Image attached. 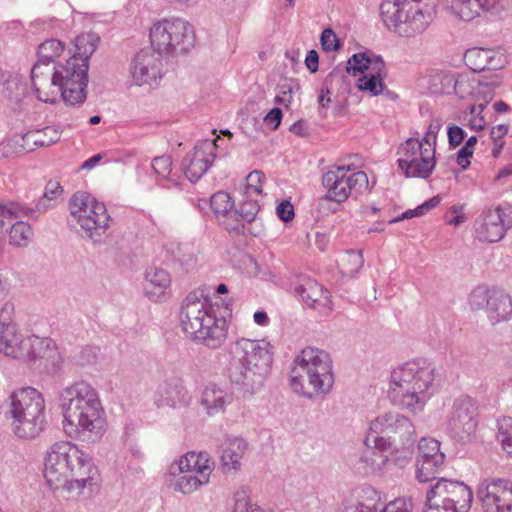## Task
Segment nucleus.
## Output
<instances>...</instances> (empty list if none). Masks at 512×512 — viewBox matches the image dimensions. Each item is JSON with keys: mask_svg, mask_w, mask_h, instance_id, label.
Segmentation results:
<instances>
[{"mask_svg": "<svg viewBox=\"0 0 512 512\" xmlns=\"http://www.w3.org/2000/svg\"><path fill=\"white\" fill-rule=\"evenodd\" d=\"M100 38L85 33L75 39V54L65 63L59 61L64 44L57 39L41 43L37 61L31 69V83L37 99L54 103L60 94L66 105L81 106L87 98L89 59Z\"/></svg>", "mask_w": 512, "mask_h": 512, "instance_id": "obj_1", "label": "nucleus"}, {"mask_svg": "<svg viewBox=\"0 0 512 512\" xmlns=\"http://www.w3.org/2000/svg\"><path fill=\"white\" fill-rule=\"evenodd\" d=\"M63 429L72 439L96 443L106 431V416L99 393L89 382L80 380L59 394Z\"/></svg>", "mask_w": 512, "mask_h": 512, "instance_id": "obj_2", "label": "nucleus"}, {"mask_svg": "<svg viewBox=\"0 0 512 512\" xmlns=\"http://www.w3.org/2000/svg\"><path fill=\"white\" fill-rule=\"evenodd\" d=\"M98 469L89 455L68 441L54 443L47 451L44 477L52 490L66 488L68 491L89 493L98 486Z\"/></svg>", "mask_w": 512, "mask_h": 512, "instance_id": "obj_3", "label": "nucleus"}, {"mask_svg": "<svg viewBox=\"0 0 512 512\" xmlns=\"http://www.w3.org/2000/svg\"><path fill=\"white\" fill-rule=\"evenodd\" d=\"M416 437V428L408 416L397 411L382 412L368 423L364 445L371 451L364 452L360 460L371 471L382 470L389 460L385 452L413 448Z\"/></svg>", "mask_w": 512, "mask_h": 512, "instance_id": "obj_4", "label": "nucleus"}, {"mask_svg": "<svg viewBox=\"0 0 512 512\" xmlns=\"http://www.w3.org/2000/svg\"><path fill=\"white\" fill-rule=\"evenodd\" d=\"M435 365L427 358L407 361L391 372L388 397L414 414L421 412L435 391Z\"/></svg>", "mask_w": 512, "mask_h": 512, "instance_id": "obj_5", "label": "nucleus"}, {"mask_svg": "<svg viewBox=\"0 0 512 512\" xmlns=\"http://www.w3.org/2000/svg\"><path fill=\"white\" fill-rule=\"evenodd\" d=\"M180 324L194 342L210 349L220 348L227 338V323L217 317L213 304L203 289L190 292L182 302Z\"/></svg>", "mask_w": 512, "mask_h": 512, "instance_id": "obj_6", "label": "nucleus"}, {"mask_svg": "<svg viewBox=\"0 0 512 512\" xmlns=\"http://www.w3.org/2000/svg\"><path fill=\"white\" fill-rule=\"evenodd\" d=\"M229 354V380L245 392H254L262 385L271 366L270 344L265 340L241 337L229 344Z\"/></svg>", "mask_w": 512, "mask_h": 512, "instance_id": "obj_7", "label": "nucleus"}, {"mask_svg": "<svg viewBox=\"0 0 512 512\" xmlns=\"http://www.w3.org/2000/svg\"><path fill=\"white\" fill-rule=\"evenodd\" d=\"M333 361L326 351L306 347L296 356L290 371L291 389L307 398L325 396L334 385Z\"/></svg>", "mask_w": 512, "mask_h": 512, "instance_id": "obj_8", "label": "nucleus"}, {"mask_svg": "<svg viewBox=\"0 0 512 512\" xmlns=\"http://www.w3.org/2000/svg\"><path fill=\"white\" fill-rule=\"evenodd\" d=\"M0 353L27 365H54L59 357L52 339L23 335L13 323L0 324Z\"/></svg>", "mask_w": 512, "mask_h": 512, "instance_id": "obj_9", "label": "nucleus"}, {"mask_svg": "<svg viewBox=\"0 0 512 512\" xmlns=\"http://www.w3.org/2000/svg\"><path fill=\"white\" fill-rule=\"evenodd\" d=\"M429 0H383L380 14L386 27L401 37L422 34L433 21Z\"/></svg>", "mask_w": 512, "mask_h": 512, "instance_id": "obj_10", "label": "nucleus"}, {"mask_svg": "<svg viewBox=\"0 0 512 512\" xmlns=\"http://www.w3.org/2000/svg\"><path fill=\"white\" fill-rule=\"evenodd\" d=\"M14 433L20 438H34L43 430L45 403L42 395L32 387L15 391L11 395Z\"/></svg>", "mask_w": 512, "mask_h": 512, "instance_id": "obj_11", "label": "nucleus"}, {"mask_svg": "<svg viewBox=\"0 0 512 512\" xmlns=\"http://www.w3.org/2000/svg\"><path fill=\"white\" fill-rule=\"evenodd\" d=\"M150 41L158 54L176 55L190 51L196 42L193 26L180 18L162 19L150 28Z\"/></svg>", "mask_w": 512, "mask_h": 512, "instance_id": "obj_12", "label": "nucleus"}, {"mask_svg": "<svg viewBox=\"0 0 512 512\" xmlns=\"http://www.w3.org/2000/svg\"><path fill=\"white\" fill-rule=\"evenodd\" d=\"M473 498L464 481L439 478L426 492L423 512H469Z\"/></svg>", "mask_w": 512, "mask_h": 512, "instance_id": "obj_13", "label": "nucleus"}, {"mask_svg": "<svg viewBox=\"0 0 512 512\" xmlns=\"http://www.w3.org/2000/svg\"><path fill=\"white\" fill-rule=\"evenodd\" d=\"M71 221L80 225L94 243L102 241L109 228L110 216L106 206L86 192H76L69 202Z\"/></svg>", "mask_w": 512, "mask_h": 512, "instance_id": "obj_14", "label": "nucleus"}, {"mask_svg": "<svg viewBox=\"0 0 512 512\" xmlns=\"http://www.w3.org/2000/svg\"><path fill=\"white\" fill-rule=\"evenodd\" d=\"M351 170V165L335 166L323 175L322 184L327 193L319 199L320 206L330 201L342 203L350 195L361 194L368 190L367 174L363 171L348 174Z\"/></svg>", "mask_w": 512, "mask_h": 512, "instance_id": "obj_15", "label": "nucleus"}, {"mask_svg": "<svg viewBox=\"0 0 512 512\" xmlns=\"http://www.w3.org/2000/svg\"><path fill=\"white\" fill-rule=\"evenodd\" d=\"M477 406L469 396L454 399L446 418V431L459 443L472 442L478 427Z\"/></svg>", "mask_w": 512, "mask_h": 512, "instance_id": "obj_16", "label": "nucleus"}, {"mask_svg": "<svg viewBox=\"0 0 512 512\" xmlns=\"http://www.w3.org/2000/svg\"><path fill=\"white\" fill-rule=\"evenodd\" d=\"M398 166L408 178L427 179L435 168L433 150L417 138H408L399 148Z\"/></svg>", "mask_w": 512, "mask_h": 512, "instance_id": "obj_17", "label": "nucleus"}, {"mask_svg": "<svg viewBox=\"0 0 512 512\" xmlns=\"http://www.w3.org/2000/svg\"><path fill=\"white\" fill-rule=\"evenodd\" d=\"M442 85L441 88H435V93L450 94L454 91L455 94L462 99L468 97L480 98L486 96L487 92L492 97L491 87L496 86L499 81L496 77L491 82H483L480 77L476 76L475 73H446L437 75Z\"/></svg>", "mask_w": 512, "mask_h": 512, "instance_id": "obj_18", "label": "nucleus"}, {"mask_svg": "<svg viewBox=\"0 0 512 512\" xmlns=\"http://www.w3.org/2000/svg\"><path fill=\"white\" fill-rule=\"evenodd\" d=\"M476 495L484 512H512V480L508 478L482 479Z\"/></svg>", "mask_w": 512, "mask_h": 512, "instance_id": "obj_19", "label": "nucleus"}, {"mask_svg": "<svg viewBox=\"0 0 512 512\" xmlns=\"http://www.w3.org/2000/svg\"><path fill=\"white\" fill-rule=\"evenodd\" d=\"M417 448L416 479L426 483L435 479V475L443 469L446 455L441 450V443L430 437H422Z\"/></svg>", "mask_w": 512, "mask_h": 512, "instance_id": "obj_20", "label": "nucleus"}, {"mask_svg": "<svg viewBox=\"0 0 512 512\" xmlns=\"http://www.w3.org/2000/svg\"><path fill=\"white\" fill-rule=\"evenodd\" d=\"M216 140L199 141L181 162L182 170L191 182L198 181L211 167L216 157Z\"/></svg>", "mask_w": 512, "mask_h": 512, "instance_id": "obj_21", "label": "nucleus"}, {"mask_svg": "<svg viewBox=\"0 0 512 512\" xmlns=\"http://www.w3.org/2000/svg\"><path fill=\"white\" fill-rule=\"evenodd\" d=\"M161 54L155 50H141L132 60L130 71L136 85H152L162 77Z\"/></svg>", "mask_w": 512, "mask_h": 512, "instance_id": "obj_22", "label": "nucleus"}, {"mask_svg": "<svg viewBox=\"0 0 512 512\" xmlns=\"http://www.w3.org/2000/svg\"><path fill=\"white\" fill-rule=\"evenodd\" d=\"M508 7L509 0H451V8L465 21H470L481 13L500 16Z\"/></svg>", "mask_w": 512, "mask_h": 512, "instance_id": "obj_23", "label": "nucleus"}, {"mask_svg": "<svg viewBox=\"0 0 512 512\" xmlns=\"http://www.w3.org/2000/svg\"><path fill=\"white\" fill-rule=\"evenodd\" d=\"M191 395L181 379L171 378L160 384L154 394L158 408H181L191 403Z\"/></svg>", "mask_w": 512, "mask_h": 512, "instance_id": "obj_24", "label": "nucleus"}, {"mask_svg": "<svg viewBox=\"0 0 512 512\" xmlns=\"http://www.w3.org/2000/svg\"><path fill=\"white\" fill-rule=\"evenodd\" d=\"M464 62L473 72L502 69L506 63V56L499 50L491 48L473 47L464 53Z\"/></svg>", "mask_w": 512, "mask_h": 512, "instance_id": "obj_25", "label": "nucleus"}, {"mask_svg": "<svg viewBox=\"0 0 512 512\" xmlns=\"http://www.w3.org/2000/svg\"><path fill=\"white\" fill-rule=\"evenodd\" d=\"M295 291L307 306L317 309L323 314L332 310L329 291L324 289L317 281L305 278L296 287Z\"/></svg>", "mask_w": 512, "mask_h": 512, "instance_id": "obj_26", "label": "nucleus"}, {"mask_svg": "<svg viewBox=\"0 0 512 512\" xmlns=\"http://www.w3.org/2000/svg\"><path fill=\"white\" fill-rule=\"evenodd\" d=\"M506 231L499 213L494 209L485 211L482 217L475 222L477 238L483 242H498L504 238Z\"/></svg>", "mask_w": 512, "mask_h": 512, "instance_id": "obj_27", "label": "nucleus"}, {"mask_svg": "<svg viewBox=\"0 0 512 512\" xmlns=\"http://www.w3.org/2000/svg\"><path fill=\"white\" fill-rule=\"evenodd\" d=\"M171 284L169 273L158 267L146 271L144 293L151 301H161Z\"/></svg>", "mask_w": 512, "mask_h": 512, "instance_id": "obj_28", "label": "nucleus"}, {"mask_svg": "<svg viewBox=\"0 0 512 512\" xmlns=\"http://www.w3.org/2000/svg\"><path fill=\"white\" fill-rule=\"evenodd\" d=\"M384 60L381 56L372 53L371 51L358 52L353 54L347 61L346 72L352 76H362L371 70H379L383 67Z\"/></svg>", "mask_w": 512, "mask_h": 512, "instance_id": "obj_29", "label": "nucleus"}, {"mask_svg": "<svg viewBox=\"0 0 512 512\" xmlns=\"http://www.w3.org/2000/svg\"><path fill=\"white\" fill-rule=\"evenodd\" d=\"M486 314L493 325L510 319L512 316L511 297L502 290L492 289Z\"/></svg>", "mask_w": 512, "mask_h": 512, "instance_id": "obj_30", "label": "nucleus"}, {"mask_svg": "<svg viewBox=\"0 0 512 512\" xmlns=\"http://www.w3.org/2000/svg\"><path fill=\"white\" fill-rule=\"evenodd\" d=\"M248 448V443L239 437L230 439L221 454V464L225 473L237 471Z\"/></svg>", "mask_w": 512, "mask_h": 512, "instance_id": "obj_31", "label": "nucleus"}, {"mask_svg": "<svg viewBox=\"0 0 512 512\" xmlns=\"http://www.w3.org/2000/svg\"><path fill=\"white\" fill-rule=\"evenodd\" d=\"M47 208L48 205L42 201H38L34 207H28L16 201H10L8 203L0 202V217L10 220L27 217L35 220L38 219Z\"/></svg>", "mask_w": 512, "mask_h": 512, "instance_id": "obj_32", "label": "nucleus"}, {"mask_svg": "<svg viewBox=\"0 0 512 512\" xmlns=\"http://www.w3.org/2000/svg\"><path fill=\"white\" fill-rule=\"evenodd\" d=\"M232 400L224 390L214 384L207 385L202 392L201 404L209 415L224 411L225 406Z\"/></svg>", "mask_w": 512, "mask_h": 512, "instance_id": "obj_33", "label": "nucleus"}, {"mask_svg": "<svg viewBox=\"0 0 512 512\" xmlns=\"http://www.w3.org/2000/svg\"><path fill=\"white\" fill-rule=\"evenodd\" d=\"M202 466L214 468V462L209 454L191 451L182 456L177 464L171 466V472L175 473L177 469L179 472L200 473V470H203Z\"/></svg>", "mask_w": 512, "mask_h": 512, "instance_id": "obj_34", "label": "nucleus"}, {"mask_svg": "<svg viewBox=\"0 0 512 512\" xmlns=\"http://www.w3.org/2000/svg\"><path fill=\"white\" fill-rule=\"evenodd\" d=\"M202 469L204 470H200V473L180 472L182 475L175 483V490L183 494H190L206 485L209 482L212 468L202 466Z\"/></svg>", "mask_w": 512, "mask_h": 512, "instance_id": "obj_35", "label": "nucleus"}, {"mask_svg": "<svg viewBox=\"0 0 512 512\" xmlns=\"http://www.w3.org/2000/svg\"><path fill=\"white\" fill-rule=\"evenodd\" d=\"M382 71L379 70V73L376 70H371L370 72L364 74L362 77L358 79L357 87L361 91L369 92L373 96L380 95L384 88V80L387 77V69L386 64L383 63Z\"/></svg>", "mask_w": 512, "mask_h": 512, "instance_id": "obj_36", "label": "nucleus"}, {"mask_svg": "<svg viewBox=\"0 0 512 512\" xmlns=\"http://www.w3.org/2000/svg\"><path fill=\"white\" fill-rule=\"evenodd\" d=\"M60 140V131L55 127H46L43 130H37L27 133L23 137L26 143L32 142L38 147H47Z\"/></svg>", "mask_w": 512, "mask_h": 512, "instance_id": "obj_37", "label": "nucleus"}, {"mask_svg": "<svg viewBox=\"0 0 512 512\" xmlns=\"http://www.w3.org/2000/svg\"><path fill=\"white\" fill-rule=\"evenodd\" d=\"M234 507L233 512H273L269 509H264L251 499L250 491L241 487L234 493Z\"/></svg>", "mask_w": 512, "mask_h": 512, "instance_id": "obj_38", "label": "nucleus"}, {"mask_svg": "<svg viewBox=\"0 0 512 512\" xmlns=\"http://www.w3.org/2000/svg\"><path fill=\"white\" fill-rule=\"evenodd\" d=\"M32 234V228L27 222L17 221L11 227L9 242L16 247H27Z\"/></svg>", "mask_w": 512, "mask_h": 512, "instance_id": "obj_39", "label": "nucleus"}, {"mask_svg": "<svg viewBox=\"0 0 512 512\" xmlns=\"http://www.w3.org/2000/svg\"><path fill=\"white\" fill-rule=\"evenodd\" d=\"M497 427L502 449L512 457V417H502L497 421Z\"/></svg>", "mask_w": 512, "mask_h": 512, "instance_id": "obj_40", "label": "nucleus"}, {"mask_svg": "<svg viewBox=\"0 0 512 512\" xmlns=\"http://www.w3.org/2000/svg\"><path fill=\"white\" fill-rule=\"evenodd\" d=\"M364 259L361 251H348L340 260L343 273L354 276L363 266Z\"/></svg>", "mask_w": 512, "mask_h": 512, "instance_id": "obj_41", "label": "nucleus"}, {"mask_svg": "<svg viewBox=\"0 0 512 512\" xmlns=\"http://www.w3.org/2000/svg\"><path fill=\"white\" fill-rule=\"evenodd\" d=\"M210 205L217 218H220L221 215L233 209L234 201L228 193L218 191L211 196Z\"/></svg>", "mask_w": 512, "mask_h": 512, "instance_id": "obj_42", "label": "nucleus"}, {"mask_svg": "<svg viewBox=\"0 0 512 512\" xmlns=\"http://www.w3.org/2000/svg\"><path fill=\"white\" fill-rule=\"evenodd\" d=\"M218 220L228 232L240 234L243 231L245 221L242 219L237 209H231L229 213L221 215Z\"/></svg>", "mask_w": 512, "mask_h": 512, "instance_id": "obj_43", "label": "nucleus"}, {"mask_svg": "<svg viewBox=\"0 0 512 512\" xmlns=\"http://www.w3.org/2000/svg\"><path fill=\"white\" fill-rule=\"evenodd\" d=\"M492 290L485 286L476 287L469 296V304L472 309L478 310L485 308L487 310Z\"/></svg>", "mask_w": 512, "mask_h": 512, "instance_id": "obj_44", "label": "nucleus"}, {"mask_svg": "<svg viewBox=\"0 0 512 512\" xmlns=\"http://www.w3.org/2000/svg\"><path fill=\"white\" fill-rule=\"evenodd\" d=\"M441 127H442L441 120L440 119H433L430 122V124L428 126V129H427L423 139L421 140V142H423V144L427 148H431L433 150V155L434 156H435L436 138H437V134L441 130Z\"/></svg>", "mask_w": 512, "mask_h": 512, "instance_id": "obj_45", "label": "nucleus"}, {"mask_svg": "<svg viewBox=\"0 0 512 512\" xmlns=\"http://www.w3.org/2000/svg\"><path fill=\"white\" fill-rule=\"evenodd\" d=\"M237 210L242 219L245 222L250 223L253 220H255L260 210V205L256 200H246L240 205V208Z\"/></svg>", "mask_w": 512, "mask_h": 512, "instance_id": "obj_46", "label": "nucleus"}, {"mask_svg": "<svg viewBox=\"0 0 512 512\" xmlns=\"http://www.w3.org/2000/svg\"><path fill=\"white\" fill-rule=\"evenodd\" d=\"M152 168L155 174L166 179L169 176L172 169L171 157L167 155L155 157L152 161Z\"/></svg>", "mask_w": 512, "mask_h": 512, "instance_id": "obj_47", "label": "nucleus"}, {"mask_svg": "<svg viewBox=\"0 0 512 512\" xmlns=\"http://www.w3.org/2000/svg\"><path fill=\"white\" fill-rule=\"evenodd\" d=\"M320 41L322 49L326 52L335 51L340 47V41L337 35L330 28L323 30Z\"/></svg>", "mask_w": 512, "mask_h": 512, "instance_id": "obj_48", "label": "nucleus"}, {"mask_svg": "<svg viewBox=\"0 0 512 512\" xmlns=\"http://www.w3.org/2000/svg\"><path fill=\"white\" fill-rule=\"evenodd\" d=\"M99 349L96 346H86L76 356V361L81 366L92 365L98 358Z\"/></svg>", "mask_w": 512, "mask_h": 512, "instance_id": "obj_49", "label": "nucleus"}, {"mask_svg": "<svg viewBox=\"0 0 512 512\" xmlns=\"http://www.w3.org/2000/svg\"><path fill=\"white\" fill-rule=\"evenodd\" d=\"M413 502L410 498H397L385 505L384 512H412Z\"/></svg>", "mask_w": 512, "mask_h": 512, "instance_id": "obj_50", "label": "nucleus"}, {"mask_svg": "<svg viewBox=\"0 0 512 512\" xmlns=\"http://www.w3.org/2000/svg\"><path fill=\"white\" fill-rule=\"evenodd\" d=\"M264 174L260 171H253L248 174L247 180V193L255 192L257 194L262 193V180Z\"/></svg>", "mask_w": 512, "mask_h": 512, "instance_id": "obj_51", "label": "nucleus"}, {"mask_svg": "<svg viewBox=\"0 0 512 512\" xmlns=\"http://www.w3.org/2000/svg\"><path fill=\"white\" fill-rule=\"evenodd\" d=\"M447 135L449 146L455 148L463 142L466 132L457 125H450L447 128Z\"/></svg>", "mask_w": 512, "mask_h": 512, "instance_id": "obj_52", "label": "nucleus"}, {"mask_svg": "<svg viewBox=\"0 0 512 512\" xmlns=\"http://www.w3.org/2000/svg\"><path fill=\"white\" fill-rule=\"evenodd\" d=\"M276 214L279 217L280 220L283 222H289L292 221L295 212L294 207L288 200H283L276 208Z\"/></svg>", "mask_w": 512, "mask_h": 512, "instance_id": "obj_53", "label": "nucleus"}, {"mask_svg": "<svg viewBox=\"0 0 512 512\" xmlns=\"http://www.w3.org/2000/svg\"><path fill=\"white\" fill-rule=\"evenodd\" d=\"M499 213L501 222L506 230L512 228V204L502 203L494 208Z\"/></svg>", "mask_w": 512, "mask_h": 512, "instance_id": "obj_54", "label": "nucleus"}, {"mask_svg": "<svg viewBox=\"0 0 512 512\" xmlns=\"http://www.w3.org/2000/svg\"><path fill=\"white\" fill-rule=\"evenodd\" d=\"M63 192V188L59 182L50 180L45 187V191L43 194V199L41 200L44 203V200H55L61 196Z\"/></svg>", "mask_w": 512, "mask_h": 512, "instance_id": "obj_55", "label": "nucleus"}, {"mask_svg": "<svg viewBox=\"0 0 512 512\" xmlns=\"http://www.w3.org/2000/svg\"><path fill=\"white\" fill-rule=\"evenodd\" d=\"M384 509L385 506L383 505L377 507L375 504L370 505L362 502H357L346 506L342 512H384Z\"/></svg>", "mask_w": 512, "mask_h": 512, "instance_id": "obj_56", "label": "nucleus"}, {"mask_svg": "<svg viewBox=\"0 0 512 512\" xmlns=\"http://www.w3.org/2000/svg\"><path fill=\"white\" fill-rule=\"evenodd\" d=\"M395 452L394 462L399 467H405L412 458V448L398 447V451L392 449Z\"/></svg>", "mask_w": 512, "mask_h": 512, "instance_id": "obj_57", "label": "nucleus"}, {"mask_svg": "<svg viewBox=\"0 0 512 512\" xmlns=\"http://www.w3.org/2000/svg\"><path fill=\"white\" fill-rule=\"evenodd\" d=\"M279 92L274 98L276 104H283L286 107L292 100L293 88L290 85H281L278 87Z\"/></svg>", "mask_w": 512, "mask_h": 512, "instance_id": "obj_58", "label": "nucleus"}, {"mask_svg": "<svg viewBox=\"0 0 512 512\" xmlns=\"http://www.w3.org/2000/svg\"><path fill=\"white\" fill-rule=\"evenodd\" d=\"M282 116L283 114L281 109L275 107L267 113V115L264 118V121L267 122L268 124H272L273 129L275 130L279 127L282 120Z\"/></svg>", "mask_w": 512, "mask_h": 512, "instance_id": "obj_59", "label": "nucleus"}, {"mask_svg": "<svg viewBox=\"0 0 512 512\" xmlns=\"http://www.w3.org/2000/svg\"><path fill=\"white\" fill-rule=\"evenodd\" d=\"M319 56L315 50L308 51L305 58V65L311 73L318 71Z\"/></svg>", "mask_w": 512, "mask_h": 512, "instance_id": "obj_60", "label": "nucleus"}, {"mask_svg": "<svg viewBox=\"0 0 512 512\" xmlns=\"http://www.w3.org/2000/svg\"><path fill=\"white\" fill-rule=\"evenodd\" d=\"M473 156V150H467V148H461L457 152L456 161L462 169H467L470 165V158Z\"/></svg>", "mask_w": 512, "mask_h": 512, "instance_id": "obj_61", "label": "nucleus"}, {"mask_svg": "<svg viewBox=\"0 0 512 512\" xmlns=\"http://www.w3.org/2000/svg\"><path fill=\"white\" fill-rule=\"evenodd\" d=\"M509 127L504 124H499L492 127L490 136L493 141H502V138L508 133Z\"/></svg>", "mask_w": 512, "mask_h": 512, "instance_id": "obj_62", "label": "nucleus"}, {"mask_svg": "<svg viewBox=\"0 0 512 512\" xmlns=\"http://www.w3.org/2000/svg\"><path fill=\"white\" fill-rule=\"evenodd\" d=\"M461 208L458 207V206H452L450 208V212L455 214L454 217H452L451 219L447 220V223L449 225H453V226H459L461 223L464 222L465 220V217L464 215L461 213Z\"/></svg>", "mask_w": 512, "mask_h": 512, "instance_id": "obj_63", "label": "nucleus"}, {"mask_svg": "<svg viewBox=\"0 0 512 512\" xmlns=\"http://www.w3.org/2000/svg\"><path fill=\"white\" fill-rule=\"evenodd\" d=\"M289 130L297 135L305 136L307 135V123L303 120L297 121L290 126Z\"/></svg>", "mask_w": 512, "mask_h": 512, "instance_id": "obj_64", "label": "nucleus"}]
</instances>
